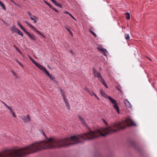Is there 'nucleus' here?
I'll list each match as a JSON object with an SVG mask.
<instances>
[{
    "mask_svg": "<svg viewBox=\"0 0 157 157\" xmlns=\"http://www.w3.org/2000/svg\"><path fill=\"white\" fill-rule=\"evenodd\" d=\"M102 120L107 127L102 128L100 130H90L82 135L73 136L70 138L67 137L60 140L50 138L47 141H43V149L66 147L78 143H82L85 140H93L101 136H105L107 135L117 132L121 129H124L127 126L136 125L130 117L127 118L126 120L122 122L113 123L111 126H108V124L104 119H102Z\"/></svg>",
    "mask_w": 157,
    "mask_h": 157,
    "instance_id": "obj_1",
    "label": "nucleus"
},
{
    "mask_svg": "<svg viewBox=\"0 0 157 157\" xmlns=\"http://www.w3.org/2000/svg\"><path fill=\"white\" fill-rule=\"evenodd\" d=\"M130 145L133 148H135L136 150L139 152H141V150L140 148L136 145L135 143L133 141H131L130 142Z\"/></svg>",
    "mask_w": 157,
    "mask_h": 157,
    "instance_id": "obj_2",
    "label": "nucleus"
},
{
    "mask_svg": "<svg viewBox=\"0 0 157 157\" xmlns=\"http://www.w3.org/2000/svg\"><path fill=\"white\" fill-rule=\"evenodd\" d=\"M97 49L99 51L102 52V53L105 56H107L106 53H108V52L105 49L103 48L100 46H98Z\"/></svg>",
    "mask_w": 157,
    "mask_h": 157,
    "instance_id": "obj_3",
    "label": "nucleus"
},
{
    "mask_svg": "<svg viewBox=\"0 0 157 157\" xmlns=\"http://www.w3.org/2000/svg\"><path fill=\"white\" fill-rule=\"evenodd\" d=\"M21 119L25 122H28L30 121V118L29 115L24 116L21 118Z\"/></svg>",
    "mask_w": 157,
    "mask_h": 157,
    "instance_id": "obj_4",
    "label": "nucleus"
},
{
    "mask_svg": "<svg viewBox=\"0 0 157 157\" xmlns=\"http://www.w3.org/2000/svg\"><path fill=\"white\" fill-rule=\"evenodd\" d=\"M25 23L29 25V26H30L31 28H32L36 32H37L39 34L42 36V35L40 33L38 30L36 29L35 28H34L32 25L30 24H29L28 22L27 21L25 22Z\"/></svg>",
    "mask_w": 157,
    "mask_h": 157,
    "instance_id": "obj_5",
    "label": "nucleus"
},
{
    "mask_svg": "<svg viewBox=\"0 0 157 157\" xmlns=\"http://www.w3.org/2000/svg\"><path fill=\"white\" fill-rule=\"evenodd\" d=\"M94 75L95 77L98 78L99 80L102 79V78H103L101 75L100 73V72H97L94 74Z\"/></svg>",
    "mask_w": 157,
    "mask_h": 157,
    "instance_id": "obj_6",
    "label": "nucleus"
},
{
    "mask_svg": "<svg viewBox=\"0 0 157 157\" xmlns=\"http://www.w3.org/2000/svg\"><path fill=\"white\" fill-rule=\"evenodd\" d=\"M34 64L37 67H38L39 69H40L42 71L44 68L42 65L39 63L38 62H35V63H34Z\"/></svg>",
    "mask_w": 157,
    "mask_h": 157,
    "instance_id": "obj_7",
    "label": "nucleus"
},
{
    "mask_svg": "<svg viewBox=\"0 0 157 157\" xmlns=\"http://www.w3.org/2000/svg\"><path fill=\"white\" fill-rule=\"evenodd\" d=\"M78 118H79V120H80V121L82 122V123L83 124H84V125H86V124L83 119V118H82L80 115H78Z\"/></svg>",
    "mask_w": 157,
    "mask_h": 157,
    "instance_id": "obj_8",
    "label": "nucleus"
},
{
    "mask_svg": "<svg viewBox=\"0 0 157 157\" xmlns=\"http://www.w3.org/2000/svg\"><path fill=\"white\" fill-rule=\"evenodd\" d=\"M113 107L114 109H116L117 112L118 114L120 113V109L119 106L117 105V103L116 104H115L113 105Z\"/></svg>",
    "mask_w": 157,
    "mask_h": 157,
    "instance_id": "obj_9",
    "label": "nucleus"
},
{
    "mask_svg": "<svg viewBox=\"0 0 157 157\" xmlns=\"http://www.w3.org/2000/svg\"><path fill=\"white\" fill-rule=\"evenodd\" d=\"M124 104L126 106L129 108H131L132 107L131 105L127 99H125Z\"/></svg>",
    "mask_w": 157,
    "mask_h": 157,
    "instance_id": "obj_10",
    "label": "nucleus"
},
{
    "mask_svg": "<svg viewBox=\"0 0 157 157\" xmlns=\"http://www.w3.org/2000/svg\"><path fill=\"white\" fill-rule=\"evenodd\" d=\"M108 98L114 105L117 103L116 101L115 100L113 99L110 96L108 97Z\"/></svg>",
    "mask_w": 157,
    "mask_h": 157,
    "instance_id": "obj_11",
    "label": "nucleus"
},
{
    "mask_svg": "<svg viewBox=\"0 0 157 157\" xmlns=\"http://www.w3.org/2000/svg\"><path fill=\"white\" fill-rule=\"evenodd\" d=\"M27 35L32 39L33 40H36V38L34 35H31L29 33Z\"/></svg>",
    "mask_w": 157,
    "mask_h": 157,
    "instance_id": "obj_12",
    "label": "nucleus"
},
{
    "mask_svg": "<svg viewBox=\"0 0 157 157\" xmlns=\"http://www.w3.org/2000/svg\"><path fill=\"white\" fill-rule=\"evenodd\" d=\"M100 92L101 94L102 95V96L105 98H108V96L107 95V94L105 93L102 90H100Z\"/></svg>",
    "mask_w": 157,
    "mask_h": 157,
    "instance_id": "obj_13",
    "label": "nucleus"
},
{
    "mask_svg": "<svg viewBox=\"0 0 157 157\" xmlns=\"http://www.w3.org/2000/svg\"><path fill=\"white\" fill-rule=\"evenodd\" d=\"M100 81L106 88H108L107 84H106L103 78H102V79L100 80Z\"/></svg>",
    "mask_w": 157,
    "mask_h": 157,
    "instance_id": "obj_14",
    "label": "nucleus"
},
{
    "mask_svg": "<svg viewBox=\"0 0 157 157\" xmlns=\"http://www.w3.org/2000/svg\"><path fill=\"white\" fill-rule=\"evenodd\" d=\"M62 96L63 97V100H64V102L66 103V105L67 106L69 105V104H68V102H67V99H66V97H65V95H63V96Z\"/></svg>",
    "mask_w": 157,
    "mask_h": 157,
    "instance_id": "obj_15",
    "label": "nucleus"
},
{
    "mask_svg": "<svg viewBox=\"0 0 157 157\" xmlns=\"http://www.w3.org/2000/svg\"><path fill=\"white\" fill-rule=\"evenodd\" d=\"M54 4L56 6H58L60 8L62 7V5L59 3L58 2L56 1H55Z\"/></svg>",
    "mask_w": 157,
    "mask_h": 157,
    "instance_id": "obj_16",
    "label": "nucleus"
},
{
    "mask_svg": "<svg viewBox=\"0 0 157 157\" xmlns=\"http://www.w3.org/2000/svg\"><path fill=\"white\" fill-rule=\"evenodd\" d=\"M0 6L2 7V9L3 10H6V7H5V5L3 4V3L1 1H0Z\"/></svg>",
    "mask_w": 157,
    "mask_h": 157,
    "instance_id": "obj_17",
    "label": "nucleus"
},
{
    "mask_svg": "<svg viewBox=\"0 0 157 157\" xmlns=\"http://www.w3.org/2000/svg\"><path fill=\"white\" fill-rule=\"evenodd\" d=\"M125 38L126 40H128L130 39V37L129 34H125L124 35Z\"/></svg>",
    "mask_w": 157,
    "mask_h": 157,
    "instance_id": "obj_18",
    "label": "nucleus"
},
{
    "mask_svg": "<svg viewBox=\"0 0 157 157\" xmlns=\"http://www.w3.org/2000/svg\"><path fill=\"white\" fill-rule=\"evenodd\" d=\"M116 88L119 91H120L121 92H122L121 87L120 86H116Z\"/></svg>",
    "mask_w": 157,
    "mask_h": 157,
    "instance_id": "obj_19",
    "label": "nucleus"
},
{
    "mask_svg": "<svg viewBox=\"0 0 157 157\" xmlns=\"http://www.w3.org/2000/svg\"><path fill=\"white\" fill-rule=\"evenodd\" d=\"M64 13H65L66 14H68L70 16V17L72 18H73L75 20H76V19L74 18V17L70 13H69V12L66 11H65L64 12Z\"/></svg>",
    "mask_w": 157,
    "mask_h": 157,
    "instance_id": "obj_20",
    "label": "nucleus"
},
{
    "mask_svg": "<svg viewBox=\"0 0 157 157\" xmlns=\"http://www.w3.org/2000/svg\"><path fill=\"white\" fill-rule=\"evenodd\" d=\"M126 19L127 20H129L130 19V15L129 13L127 12L126 13Z\"/></svg>",
    "mask_w": 157,
    "mask_h": 157,
    "instance_id": "obj_21",
    "label": "nucleus"
},
{
    "mask_svg": "<svg viewBox=\"0 0 157 157\" xmlns=\"http://www.w3.org/2000/svg\"><path fill=\"white\" fill-rule=\"evenodd\" d=\"M34 18H36V17L35 16H33V17H32V16H30L31 19L32 20H33L34 21V23H36L37 22V21L35 19H34Z\"/></svg>",
    "mask_w": 157,
    "mask_h": 157,
    "instance_id": "obj_22",
    "label": "nucleus"
},
{
    "mask_svg": "<svg viewBox=\"0 0 157 157\" xmlns=\"http://www.w3.org/2000/svg\"><path fill=\"white\" fill-rule=\"evenodd\" d=\"M42 71L45 73L48 76L50 75L49 73L46 70L45 68H44V69L42 70Z\"/></svg>",
    "mask_w": 157,
    "mask_h": 157,
    "instance_id": "obj_23",
    "label": "nucleus"
},
{
    "mask_svg": "<svg viewBox=\"0 0 157 157\" xmlns=\"http://www.w3.org/2000/svg\"><path fill=\"white\" fill-rule=\"evenodd\" d=\"M86 90L92 96L94 95L93 94V93H94V92L93 91L90 92V91L87 88H86Z\"/></svg>",
    "mask_w": 157,
    "mask_h": 157,
    "instance_id": "obj_24",
    "label": "nucleus"
},
{
    "mask_svg": "<svg viewBox=\"0 0 157 157\" xmlns=\"http://www.w3.org/2000/svg\"><path fill=\"white\" fill-rule=\"evenodd\" d=\"M44 2L46 4H47L48 6H49V7L51 8H52V6L49 3H48V2H47V1H44Z\"/></svg>",
    "mask_w": 157,
    "mask_h": 157,
    "instance_id": "obj_25",
    "label": "nucleus"
},
{
    "mask_svg": "<svg viewBox=\"0 0 157 157\" xmlns=\"http://www.w3.org/2000/svg\"><path fill=\"white\" fill-rule=\"evenodd\" d=\"M6 107L10 110L11 113L13 111L12 107H11L7 105Z\"/></svg>",
    "mask_w": 157,
    "mask_h": 157,
    "instance_id": "obj_26",
    "label": "nucleus"
},
{
    "mask_svg": "<svg viewBox=\"0 0 157 157\" xmlns=\"http://www.w3.org/2000/svg\"><path fill=\"white\" fill-rule=\"evenodd\" d=\"M89 31H90V32L92 34H93L95 37H97V35L95 34V33L93 32V31L92 30H91L90 29L89 30Z\"/></svg>",
    "mask_w": 157,
    "mask_h": 157,
    "instance_id": "obj_27",
    "label": "nucleus"
},
{
    "mask_svg": "<svg viewBox=\"0 0 157 157\" xmlns=\"http://www.w3.org/2000/svg\"><path fill=\"white\" fill-rule=\"evenodd\" d=\"M12 73L13 75L15 77H16V78H18V75L16 73H15V72H14V71H12Z\"/></svg>",
    "mask_w": 157,
    "mask_h": 157,
    "instance_id": "obj_28",
    "label": "nucleus"
},
{
    "mask_svg": "<svg viewBox=\"0 0 157 157\" xmlns=\"http://www.w3.org/2000/svg\"><path fill=\"white\" fill-rule=\"evenodd\" d=\"M18 34V35H20L21 36H23V34L19 30L17 32V33Z\"/></svg>",
    "mask_w": 157,
    "mask_h": 157,
    "instance_id": "obj_29",
    "label": "nucleus"
},
{
    "mask_svg": "<svg viewBox=\"0 0 157 157\" xmlns=\"http://www.w3.org/2000/svg\"><path fill=\"white\" fill-rule=\"evenodd\" d=\"M93 73L94 74V75L98 72L97 71L96 69L94 67L93 68Z\"/></svg>",
    "mask_w": 157,
    "mask_h": 157,
    "instance_id": "obj_30",
    "label": "nucleus"
},
{
    "mask_svg": "<svg viewBox=\"0 0 157 157\" xmlns=\"http://www.w3.org/2000/svg\"><path fill=\"white\" fill-rule=\"evenodd\" d=\"M51 8V9H52L54 11L56 12L57 13H58V10H57L55 8L52 7V8Z\"/></svg>",
    "mask_w": 157,
    "mask_h": 157,
    "instance_id": "obj_31",
    "label": "nucleus"
},
{
    "mask_svg": "<svg viewBox=\"0 0 157 157\" xmlns=\"http://www.w3.org/2000/svg\"><path fill=\"white\" fill-rule=\"evenodd\" d=\"M60 91L61 93L62 96L64 95V92L63 91V90L60 89Z\"/></svg>",
    "mask_w": 157,
    "mask_h": 157,
    "instance_id": "obj_32",
    "label": "nucleus"
},
{
    "mask_svg": "<svg viewBox=\"0 0 157 157\" xmlns=\"http://www.w3.org/2000/svg\"><path fill=\"white\" fill-rule=\"evenodd\" d=\"M19 30V29H15L13 30V33H17V32Z\"/></svg>",
    "mask_w": 157,
    "mask_h": 157,
    "instance_id": "obj_33",
    "label": "nucleus"
},
{
    "mask_svg": "<svg viewBox=\"0 0 157 157\" xmlns=\"http://www.w3.org/2000/svg\"><path fill=\"white\" fill-rule=\"evenodd\" d=\"M12 114L13 117L15 118L16 117V116L15 114V113L13 111L12 112Z\"/></svg>",
    "mask_w": 157,
    "mask_h": 157,
    "instance_id": "obj_34",
    "label": "nucleus"
},
{
    "mask_svg": "<svg viewBox=\"0 0 157 157\" xmlns=\"http://www.w3.org/2000/svg\"><path fill=\"white\" fill-rule=\"evenodd\" d=\"M48 76L49 77V78H50V79L51 80H53L54 79V77H53L52 75H49Z\"/></svg>",
    "mask_w": 157,
    "mask_h": 157,
    "instance_id": "obj_35",
    "label": "nucleus"
},
{
    "mask_svg": "<svg viewBox=\"0 0 157 157\" xmlns=\"http://www.w3.org/2000/svg\"><path fill=\"white\" fill-rule=\"evenodd\" d=\"M17 24L21 29L23 27V26L18 21L17 22Z\"/></svg>",
    "mask_w": 157,
    "mask_h": 157,
    "instance_id": "obj_36",
    "label": "nucleus"
},
{
    "mask_svg": "<svg viewBox=\"0 0 157 157\" xmlns=\"http://www.w3.org/2000/svg\"><path fill=\"white\" fill-rule=\"evenodd\" d=\"M23 31L27 34H28L29 33L25 29L23 30Z\"/></svg>",
    "mask_w": 157,
    "mask_h": 157,
    "instance_id": "obj_37",
    "label": "nucleus"
},
{
    "mask_svg": "<svg viewBox=\"0 0 157 157\" xmlns=\"http://www.w3.org/2000/svg\"><path fill=\"white\" fill-rule=\"evenodd\" d=\"M93 94L94 95L98 100H99V98L97 97V95L94 93H93Z\"/></svg>",
    "mask_w": 157,
    "mask_h": 157,
    "instance_id": "obj_38",
    "label": "nucleus"
},
{
    "mask_svg": "<svg viewBox=\"0 0 157 157\" xmlns=\"http://www.w3.org/2000/svg\"><path fill=\"white\" fill-rule=\"evenodd\" d=\"M1 102L5 105V106L6 107H7V106L8 105H6L4 102H3L2 101H1Z\"/></svg>",
    "mask_w": 157,
    "mask_h": 157,
    "instance_id": "obj_39",
    "label": "nucleus"
},
{
    "mask_svg": "<svg viewBox=\"0 0 157 157\" xmlns=\"http://www.w3.org/2000/svg\"><path fill=\"white\" fill-rule=\"evenodd\" d=\"M70 53H71V54L73 55V56H74V53L73 52V51H71V50H70Z\"/></svg>",
    "mask_w": 157,
    "mask_h": 157,
    "instance_id": "obj_40",
    "label": "nucleus"
},
{
    "mask_svg": "<svg viewBox=\"0 0 157 157\" xmlns=\"http://www.w3.org/2000/svg\"><path fill=\"white\" fill-rule=\"evenodd\" d=\"M17 62L19 63V64L21 66L23 67V66L22 64L20 62L17 61Z\"/></svg>",
    "mask_w": 157,
    "mask_h": 157,
    "instance_id": "obj_41",
    "label": "nucleus"
},
{
    "mask_svg": "<svg viewBox=\"0 0 157 157\" xmlns=\"http://www.w3.org/2000/svg\"><path fill=\"white\" fill-rule=\"evenodd\" d=\"M15 48H16V50L18 51V52H20V50H19V49L16 46H15Z\"/></svg>",
    "mask_w": 157,
    "mask_h": 157,
    "instance_id": "obj_42",
    "label": "nucleus"
},
{
    "mask_svg": "<svg viewBox=\"0 0 157 157\" xmlns=\"http://www.w3.org/2000/svg\"><path fill=\"white\" fill-rule=\"evenodd\" d=\"M66 29H67V31H68L71 34V32L70 31V30L68 28H66Z\"/></svg>",
    "mask_w": 157,
    "mask_h": 157,
    "instance_id": "obj_43",
    "label": "nucleus"
},
{
    "mask_svg": "<svg viewBox=\"0 0 157 157\" xmlns=\"http://www.w3.org/2000/svg\"><path fill=\"white\" fill-rule=\"evenodd\" d=\"M28 14L30 16H31V13L29 12H28Z\"/></svg>",
    "mask_w": 157,
    "mask_h": 157,
    "instance_id": "obj_44",
    "label": "nucleus"
},
{
    "mask_svg": "<svg viewBox=\"0 0 157 157\" xmlns=\"http://www.w3.org/2000/svg\"><path fill=\"white\" fill-rule=\"evenodd\" d=\"M33 60H32V61L33 62L34 64V63H35V62H37L35 61L33 59Z\"/></svg>",
    "mask_w": 157,
    "mask_h": 157,
    "instance_id": "obj_45",
    "label": "nucleus"
},
{
    "mask_svg": "<svg viewBox=\"0 0 157 157\" xmlns=\"http://www.w3.org/2000/svg\"><path fill=\"white\" fill-rule=\"evenodd\" d=\"M52 2L54 3L56 1H55V0H51Z\"/></svg>",
    "mask_w": 157,
    "mask_h": 157,
    "instance_id": "obj_46",
    "label": "nucleus"
},
{
    "mask_svg": "<svg viewBox=\"0 0 157 157\" xmlns=\"http://www.w3.org/2000/svg\"><path fill=\"white\" fill-rule=\"evenodd\" d=\"M21 29L23 30L24 29H25L23 27Z\"/></svg>",
    "mask_w": 157,
    "mask_h": 157,
    "instance_id": "obj_47",
    "label": "nucleus"
},
{
    "mask_svg": "<svg viewBox=\"0 0 157 157\" xmlns=\"http://www.w3.org/2000/svg\"><path fill=\"white\" fill-rule=\"evenodd\" d=\"M147 58H148V59H149L150 61H151V59H150V58H149V57H147Z\"/></svg>",
    "mask_w": 157,
    "mask_h": 157,
    "instance_id": "obj_48",
    "label": "nucleus"
},
{
    "mask_svg": "<svg viewBox=\"0 0 157 157\" xmlns=\"http://www.w3.org/2000/svg\"><path fill=\"white\" fill-rule=\"evenodd\" d=\"M43 134H44V135L45 136H46V135H45V134L43 132Z\"/></svg>",
    "mask_w": 157,
    "mask_h": 157,
    "instance_id": "obj_49",
    "label": "nucleus"
},
{
    "mask_svg": "<svg viewBox=\"0 0 157 157\" xmlns=\"http://www.w3.org/2000/svg\"><path fill=\"white\" fill-rule=\"evenodd\" d=\"M98 156H99V157H100V154L99 153H98Z\"/></svg>",
    "mask_w": 157,
    "mask_h": 157,
    "instance_id": "obj_50",
    "label": "nucleus"
},
{
    "mask_svg": "<svg viewBox=\"0 0 157 157\" xmlns=\"http://www.w3.org/2000/svg\"><path fill=\"white\" fill-rule=\"evenodd\" d=\"M99 69H100V70H102V69H101V67H100V68H99Z\"/></svg>",
    "mask_w": 157,
    "mask_h": 157,
    "instance_id": "obj_51",
    "label": "nucleus"
},
{
    "mask_svg": "<svg viewBox=\"0 0 157 157\" xmlns=\"http://www.w3.org/2000/svg\"><path fill=\"white\" fill-rule=\"evenodd\" d=\"M30 59L32 61V60H33V59L30 58Z\"/></svg>",
    "mask_w": 157,
    "mask_h": 157,
    "instance_id": "obj_52",
    "label": "nucleus"
}]
</instances>
